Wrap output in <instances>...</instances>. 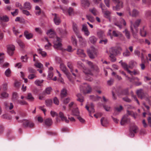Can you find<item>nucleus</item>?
<instances>
[{
    "mask_svg": "<svg viewBox=\"0 0 151 151\" xmlns=\"http://www.w3.org/2000/svg\"><path fill=\"white\" fill-rule=\"evenodd\" d=\"M69 109L71 110L72 109V108L73 109L74 108L76 107V105L75 104H74L73 102H71L69 104Z\"/></svg>",
    "mask_w": 151,
    "mask_h": 151,
    "instance_id": "69168bd1",
    "label": "nucleus"
},
{
    "mask_svg": "<svg viewBox=\"0 0 151 151\" xmlns=\"http://www.w3.org/2000/svg\"><path fill=\"white\" fill-rule=\"evenodd\" d=\"M77 97H78V99L77 100L78 101H79L80 102H82L83 101V98L81 96V94L79 93L77 95Z\"/></svg>",
    "mask_w": 151,
    "mask_h": 151,
    "instance_id": "09e8293b",
    "label": "nucleus"
},
{
    "mask_svg": "<svg viewBox=\"0 0 151 151\" xmlns=\"http://www.w3.org/2000/svg\"><path fill=\"white\" fill-rule=\"evenodd\" d=\"M17 103L21 105H25L28 104L27 103L26 101L21 100H18Z\"/></svg>",
    "mask_w": 151,
    "mask_h": 151,
    "instance_id": "5fc2aeb1",
    "label": "nucleus"
},
{
    "mask_svg": "<svg viewBox=\"0 0 151 151\" xmlns=\"http://www.w3.org/2000/svg\"><path fill=\"white\" fill-rule=\"evenodd\" d=\"M60 69L67 76H68L69 73L66 66L63 63H61L60 65Z\"/></svg>",
    "mask_w": 151,
    "mask_h": 151,
    "instance_id": "2eb2a0df",
    "label": "nucleus"
},
{
    "mask_svg": "<svg viewBox=\"0 0 151 151\" xmlns=\"http://www.w3.org/2000/svg\"><path fill=\"white\" fill-rule=\"evenodd\" d=\"M72 114L74 116H78L79 114V112L77 107L74 108L72 110Z\"/></svg>",
    "mask_w": 151,
    "mask_h": 151,
    "instance_id": "bb28decb",
    "label": "nucleus"
},
{
    "mask_svg": "<svg viewBox=\"0 0 151 151\" xmlns=\"http://www.w3.org/2000/svg\"><path fill=\"white\" fill-rule=\"evenodd\" d=\"M90 98L93 101H95L98 100L100 98V97L97 96H90Z\"/></svg>",
    "mask_w": 151,
    "mask_h": 151,
    "instance_id": "e2e57ef3",
    "label": "nucleus"
},
{
    "mask_svg": "<svg viewBox=\"0 0 151 151\" xmlns=\"http://www.w3.org/2000/svg\"><path fill=\"white\" fill-rule=\"evenodd\" d=\"M54 16L53 20L55 24L58 25L61 22V20L58 15L56 14H52Z\"/></svg>",
    "mask_w": 151,
    "mask_h": 151,
    "instance_id": "ddd939ff",
    "label": "nucleus"
},
{
    "mask_svg": "<svg viewBox=\"0 0 151 151\" xmlns=\"http://www.w3.org/2000/svg\"><path fill=\"white\" fill-rule=\"evenodd\" d=\"M89 11L94 16H96L97 14L98 11L95 8L90 9Z\"/></svg>",
    "mask_w": 151,
    "mask_h": 151,
    "instance_id": "49530a36",
    "label": "nucleus"
},
{
    "mask_svg": "<svg viewBox=\"0 0 151 151\" xmlns=\"http://www.w3.org/2000/svg\"><path fill=\"white\" fill-rule=\"evenodd\" d=\"M45 123L47 126H50L52 124V120L50 118H47L45 120Z\"/></svg>",
    "mask_w": 151,
    "mask_h": 151,
    "instance_id": "72a5a7b5",
    "label": "nucleus"
},
{
    "mask_svg": "<svg viewBox=\"0 0 151 151\" xmlns=\"http://www.w3.org/2000/svg\"><path fill=\"white\" fill-rule=\"evenodd\" d=\"M113 1L117 4L116 6L113 7L114 10H118L122 7V2L119 0H112Z\"/></svg>",
    "mask_w": 151,
    "mask_h": 151,
    "instance_id": "1a4fd4ad",
    "label": "nucleus"
},
{
    "mask_svg": "<svg viewBox=\"0 0 151 151\" xmlns=\"http://www.w3.org/2000/svg\"><path fill=\"white\" fill-rule=\"evenodd\" d=\"M35 10H37L36 12V14L37 15H40L42 13L44 14L43 12H41L40 7L38 6H35Z\"/></svg>",
    "mask_w": 151,
    "mask_h": 151,
    "instance_id": "58836bf2",
    "label": "nucleus"
},
{
    "mask_svg": "<svg viewBox=\"0 0 151 151\" xmlns=\"http://www.w3.org/2000/svg\"><path fill=\"white\" fill-rule=\"evenodd\" d=\"M26 98L29 101H34V98L32 96V94L30 93H28L27 96Z\"/></svg>",
    "mask_w": 151,
    "mask_h": 151,
    "instance_id": "a19ab883",
    "label": "nucleus"
},
{
    "mask_svg": "<svg viewBox=\"0 0 151 151\" xmlns=\"http://www.w3.org/2000/svg\"><path fill=\"white\" fill-rule=\"evenodd\" d=\"M24 35L27 39H29L32 38L33 35L31 33H29L27 31H25L24 32Z\"/></svg>",
    "mask_w": 151,
    "mask_h": 151,
    "instance_id": "2f4dec72",
    "label": "nucleus"
},
{
    "mask_svg": "<svg viewBox=\"0 0 151 151\" xmlns=\"http://www.w3.org/2000/svg\"><path fill=\"white\" fill-rule=\"evenodd\" d=\"M108 122V121L106 118L103 117L101 119V124L103 126H106Z\"/></svg>",
    "mask_w": 151,
    "mask_h": 151,
    "instance_id": "c85d7f7f",
    "label": "nucleus"
},
{
    "mask_svg": "<svg viewBox=\"0 0 151 151\" xmlns=\"http://www.w3.org/2000/svg\"><path fill=\"white\" fill-rule=\"evenodd\" d=\"M37 77L36 74H30L28 76V78L29 79H32Z\"/></svg>",
    "mask_w": 151,
    "mask_h": 151,
    "instance_id": "13d9d810",
    "label": "nucleus"
},
{
    "mask_svg": "<svg viewBox=\"0 0 151 151\" xmlns=\"http://www.w3.org/2000/svg\"><path fill=\"white\" fill-rule=\"evenodd\" d=\"M35 65L36 67L39 68H41L43 67V65L41 63L38 62V61L35 63Z\"/></svg>",
    "mask_w": 151,
    "mask_h": 151,
    "instance_id": "4d7b16f0",
    "label": "nucleus"
},
{
    "mask_svg": "<svg viewBox=\"0 0 151 151\" xmlns=\"http://www.w3.org/2000/svg\"><path fill=\"white\" fill-rule=\"evenodd\" d=\"M136 93L139 98L141 99H145L148 101L149 103L150 104V99L148 95L144 92L142 89H140L137 90Z\"/></svg>",
    "mask_w": 151,
    "mask_h": 151,
    "instance_id": "20e7f679",
    "label": "nucleus"
},
{
    "mask_svg": "<svg viewBox=\"0 0 151 151\" xmlns=\"http://www.w3.org/2000/svg\"><path fill=\"white\" fill-rule=\"evenodd\" d=\"M119 63H121L122 67L124 68L125 70L127 71L128 72V70H129V65H128L126 63L122 62V60L120 61L119 62Z\"/></svg>",
    "mask_w": 151,
    "mask_h": 151,
    "instance_id": "c756f323",
    "label": "nucleus"
},
{
    "mask_svg": "<svg viewBox=\"0 0 151 151\" xmlns=\"http://www.w3.org/2000/svg\"><path fill=\"white\" fill-rule=\"evenodd\" d=\"M79 39V41L80 45L82 46H85L86 44V40L82 37L80 35V37H77Z\"/></svg>",
    "mask_w": 151,
    "mask_h": 151,
    "instance_id": "b1692460",
    "label": "nucleus"
},
{
    "mask_svg": "<svg viewBox=\"0 0 151 151\" xmlns=\"http://www.w3.org/2000/svg\"><path fill=\"white\" fill-rule=\"evenodd\" d=\"M128 80L130 82L134 83L137 86H139L142 84L141 82L139 81V79L137 77L132 76L131 78L128 77Z\"/></svg>",
    "mask_w": 151,
    "mask_h": 151,
    "instance_id": "423d86ee",
    "label": "nucleus"
},
{
    "mask_svg": "<svg viewBox=\"0 0 151 151\" xmlns=\"http://www.w3.org/2000/svg\"><path fill=\"white\" fill-rule=\"evenodd\" d=\"M112 35L114 37H121L122 36V35L120 32L116 31H113Z\"/></svg>",
    "mask_w": 151,
    "mask_h": 151,
    "instance_id": "473e14b6",
    "label": "nucleus"
},
{
    "mask_svg": "<svg viewBox=\"0 0 151 151\" xmlns=\"http://www.w3.org/2000/svg\"><path fill=\"white\" fill-rule=\"evenodd\" d=\"M127 72L132 76L133 75L135 76L138 75L139 74V71L138 70L136 69H134L132 71L129 70H128V72Z\"/></svg>",
    "mask_w": 151,
    "mask_h": 151,
    "instance_id": "cd10ccee",
    "label": "nucleus"
},
{
    "mask_svg": "<svg viewBox=\"0 0 151 151\" xmlns=\"http://www.w3.org/2000/svg\"><path fill=\"white\" fill-rule=\"evenodd\" d=\"M97 40V38L94 36H92L89 38L90 42L92 44H95Z\"/></svg>",
    "mask_w": 151,
    "mask_h": 151,
    "instance_id": "4c0bfd02",
    "label": "nucleus"
},
{
    "mask_svg": "<svg viewBox=\"0 0 151 151\" xmlns=\"http://www.w3.org/2000/svg\"><path fill=\"white\" fill-rule=\"evenodd\" d=\"M45 39L48 42L47 44L45 45V49H48L49 47L51 46V44L49 42V41L47 37H45Z\"/></svg>",
    "mask_w": 151,
    "mask_h": 151,
    "instance_id": "8fccbe9b",
    "label": "nucleus"
},
{
    "mask_svg": "<svg viewBox=\"0 0 151 151\" xmlns=\"http://www.w3.org/2000/svg\"><path fill=\"white\" fill-rule=\"evenodd\" d=\"M1 118L3 119H12V116L7 114H4L1 116Z\"/></svg>",
    "mask_w": 151,
    "mask_h": 151,
    "instance_id": "603ef678",
    "label": "nucleus"
},
{
    "mask_svg": "<svg viewBox=\"0 0 151 151\" xmlns=\"http://www.w3.org/2000/svg\"><path fill=\"white\" fill-rule=\"evenodd\" d=\"M120 23L118 22L115 23L114 24L116 25L118 27H119L120 29L122 28V24L124 26L126 25V22L123 19H121L120 20Z\"/></svg>",
    "mask_w": 151,
    "mask_h": 151,
    "instance_id": "aec40b11",
    "label": "nucleus"
},
{
    "mask_svg": "<svg viewBox=\"0 0 151 151\" xmlns=\"http://www.w3.org/2000/svg\"><path fill=\"white\" fill-rule=\"evenodd\" d=\"M108 42V40L106 39H104L101 40L99 42L100 44H106Z\"/></svg>",
    "mask_w": 151,
    "mask_h": 151,
    "instance_id": "0e129e2a",
    "label": "nucleus"
},
{
    "mask_svg": "<svg viewBox=\"0 0 151 151\" xmlns=\"http://www.w3.org/2000/svg\"><path fill=\"white\" fill-rule=\"evenodd\" d=\"M17 42L21 48H24V45L21 40L18 39L17 40Z\"/></svg>",
    "mask_w": 151,
    "mask_h": 151,
    "instance_id": "de8ad7c7",
    "label": "nucleus"
},
{
    "mask_svg": "<svg viewBox=\"0 0 151 151\" xmlns=\"http://www.w3.org/2000/svg\"><path fill=\"white\" fill-rule=\"evenodd\" d=\"M52 89L51 87H47L45 91L43 92V93L45 95V94H49L50 93Z\"/></svg>",
    "mask_w": 151,
    "mask_h": 151,
    "instance_id": "a18cd8bd",
    "label": "nucleus"
},
{
    "mask_svg": "<svg viewBox=\"0 0 151 151\" xmlns=\"http://www.w3.org/2000/svg\"><path fill=\"white\" fill-rule=\"evenodd\" d=\"M77 66L78 68L83 69V71L85 74V78L86 80L89 81L93 80L91 76L93 75V74L91 70L88 68H84L83 64L80 61L78 62Z\"/></svg>",
    "mask_w": 151,
    "mask_h": 151,
    "instance_id": "f257e3e1",
    "label": "nucleus"
},
{
    "mask_svg": "<svg viewBox=\"0 0 151 151\" xmlns=\"http://www.w3.org/2000/svg\"><path fill=\"white\" fill-rule=\"evenodd\" d=\"M130 122V119L127 117V116L124 115L122 118L121 122V124L122 125H124L126 123H127Z\"/></svg>",
    "mask_w": 151,
    "mask_h": 151,
    "instance_id": "f3484780",
    "label": "nucleus"
},
{
    "mask_svg": "<svg viewBox=\"0 0 151 151\" xmlns=\"http://www.w3.org/2000/svg\"><path fill=\"white\" fill-rule=\"evenodd\" d=\"M0 20L4 22H7L9 21V17L6 15L0 16Z\"/></svg>",
    "mask_w": 151,
    "mask_h": 151,
    "instance_id": "79ce46f5",
    "label": "nucleus"
},
{
    "mask_svg": "<svg viewBox=\"0 0 151 151\" xmlns=\"http://www.w3.org/2000/svg\"><path fill=\"white\" fill-rule=\"evenodd\" d=\"M60 117L61 118L62 121H65L66 123H68L69 122V120L67 119L66 117L64 116L63 113L62 112H60L59 114Z\"/></svg>",
    "mask_w": 151,
    "mask_h": 151,
    "instance_id": "a878e982",
    "label": "nucleus"
},
{
    "mask_svg": "<svg viewBox=\"0 0 151 151\" xmlns=\"http://www.w3.org/2000/svg\"><path fill=\"white\" fill-rule=\"evenodd\" d=\"M87 63L91 67V68L93 70H95L97 72L99 71V68L96 65H94L91 62L89 61H87Z\"/></svg>",
    "mask_w": 151,
    "mask_h": 151,
    "instance_id": "dca6fc26",
    "label": "nucleus"
},
{
    "mask_svg": "<svg viewBox=\"0 0 151 151\" xmlns=\"http://www.w3.org/2000/svg\"><path fill=\"white\" fill-rule=\"evenodd\" d=\"M127 114L129 115L132 116L134 117V119L136 118L138 115L137 113H134L132 111H130L128 110L127 111Z\"/></svg>",
    "mask_w": 151,
    "mask_h": 151,
    "instance_id": "f704fd0d",
    "label": "nucleus"
},
{
    "mask_svg": "<svg viewBox=\"0 0 151 151\" xmlns=\"http://www.w3.org/2000/svg\"><path fill=\"white\" fill-rule=\"evenodd\" d=\"M7 51L9 55H12L14 54V51L15 50V46L12 45L7 46Z\"/></svg>",
    "mask_w": 151,
    "mask_h": 151,
    "instance_id": "f8f14e48",
    "label": "nucleus"
},
{
    "mask_svg": "<svg viewBox=\"0 0 151 151\" xmlns=\"http://www.w3.org/2000/svg\"><path fill=\"white\" fill-rule=\"evenodd\" d=\"M67 94V90L65 88L63 89L61 92V96L62 98L65 97Z\"/></svg>",
    "mask_w": 151,
    "mask_h": 151,
    "instance_id": "37998d69",
    "label": "nucleus"
},
{
    "mask_svg": "<svg viewBox=\"0 0 151 151\" xmlns=\"http://www.w3.org/2000/svg\"><path fill=\"white\" fill-rule=\"evenodd\" d=\"M104 32L103 30H99L97 32V35L98 37L100 38H101L104 36Z\"/></svg>",
    "mask_w": 151,
    "mask_h": 151,
    "instance_id": "3c124183",
    "label": "nucleus"
},
{
    "mask_svg": "<svg viewBox=\"0 0 151 151\" xmlns=\"http://www.w3.org/2000/svg\"><path fill=\"white\" fill-rule=\"evenodd\" d=\"M81 6L84 8L88 7L90 3L88 0H81Z\"/></svg>",
    "mask_w": 151,
    "mask_h": 151,
    "instance_id": "5701e85b",
    "label": "nucleus"
},
{
    "mask_svg": "<svg viewBox=\"0 0 151 151\" xmlns=\"http://www.w3.org/2000/svg\"><path fill=\"white\" fill-rule=\"evenodd\" d=\"M140 22L141 20L140 19H137L134 23L132 21H130L131 29L133 33L134 37L136 39H137L138 37L136 34L138 32L137 28L139 26Z\"/></svg>",
    "mask_w": 151,
    "mask_h": 151,
    "instance_id": "7ed1b4c3",
    "label": "nucleus"
},
{
    "mask_svg": "<svg viewBox=\"0 0 151 151\" xmlns=\"http://www.w3.org/2000/svg\"><path fill=\"white\" fill-rule=\"evenodd\" d=\"M11 73V71L9 69H7L5 72V75L7 77H9L10 76Z\"/></svg>",
    "mask_w": 151,
    "mask_h": 151,
    "instance_id": "774afa93",
    "label": "nucleus"
},
{
    "mask_svg": "<svg viewBox=\"0 0 151 151\" xmlns=\"http://www.w3.org/2000/svg\"><path fill=\"white\" fill-rule=\"evenodd\" d=\"M72 41L73 44L75 46L77 45V40L74 36H72Z\"/></svg>",
    "mask_w": 151,
    "mask_h": 151,
    "instance_id": "864d4df0",
    "label": "nucleus"
},
{
    "mask_svg": "<svg viewBox=\"0 0 151 151\" xmlns=\"http://www.w3.org/2000/svg\"><path fill=\"white\" fill-rule=\"evenodd\" d=\"M140 57L141 58L142 63L140 64V66L141 67V69L142 70H144L145 68V66L144 63L145 61L144 60V56L143 53H141L140 55Z\"/></svg>",
    "mask_w": 151,
    "mask_h": 151,
    "instance_id": "6ab92c4d",
    "label": "nucleus"
},
{
    "mask_svg": "<svg viewBox=\"0 0 151 151\" xmlns=\"http://www.w3.org/2000/svg\"><path fill=\"white\" fill-rule=\"evenodd\" d=\"M137 127L136 125L131 126L129 130V136L131 137H132L134 136V134L137 133Z\"/></svg>",
    "mask_w": 151,
    "mask_h": 151,
    "instance_id": "6e6552de",
    "label": "nucleus"
},
{
    "mask_svg": "<svg viewBox=\"0 0 151 151\" xmlns=\"http://www.w3.org/2000/svg\"><path fill=\"white\" fill-rule=\"evenodd\" d=\"M73 30L77 37H80V33L79 28L77 25L75 23L73 24Z\"/></svg>",
    "mask_w": 151,
    "mask_h": 151,
    "instance_id": "9b49d317",
    "label": "nucleus"
},
{
    "mask_svg": "<svg viewBox=\"0 0 151 151\" xmlns=\"http://www.w3.org/2000/svg\"><path fill=\"white\" fill-rule=\"evenodd\" d=\"M102 12L104 14V17L107 18L109 19L110 18L111 12L108 10H103Z\"/></svg>",
    "mask_w": 151,
    "mask_h": 151,
    "instance_id": "c9c22d12",
    "label": "nucleus"
},
{
    "mask_svg": "<svg viewBox=\"0 0 151 151\" xmlns=\"http://www.w3.org/2000/svg\"><path fill=\"white\" fill-rule=\"evenodd\" d=\"M120 47L117 48L112 47L110 48L108 51H107V52L109 55L111 60L112 62H114L116 60L115 55L120 54L119 50H121Z\"/></svg>",
    "mask_w": 151,
    "mask_h": 151,
    "instance_id": "f03ea898",
    "label": "nucleus"
},
{
    "mask_svg": "<svg viewBox=\"0 0 151 151\" xmlns=\"http://www.w3.org/2000/svg\"><path fill=\"white\" fill-rule=\"evenodd\" d=\"M57 30L62 36H64L67 34V32L65 29L63 30L61 28H58Z\"/></svg>",
    "mask_w": 151,
    "mask_h": 151,
    "instance_id": "7c9ffc66",
    "label": "nucleus"
},
{
    "mask_svg": "<svg viewBox=\"0 0 151 151\" xmlns=\"http://www.w3.org/2000/svg\"><path fill=\"white\" fill-rule=\"evenodd\" d=\"M77 54L81 57L84 58L86 56V55L83 50L81 49H78L77 50Z\"/></svg>",
    "mask_w": 151,
    "mask_h": 151,
    "instance_id": "4be33fe9",
    "label": "nucleus"
},
{
    "mask_svg": "<svg viewBox=\"0 0 151 151\" xmlns=\"http://www.w3.org/2000/svg\"><path fill=\"white\" fill-rule=\"evenodd\" d=\"M23 7V9L29 10L31 9L32 5L29 2L27 1L24 4Z\"/></svg>",
    "mask_w": 151,
    "mask_h": 151,
    "instance_id": "393cba45",
    "label": "nucleus"
},
{
    "mask_svg": "<svg viewBox=\"0 0 151 151\" xmlns=\"http://www.w3.org/2000/svg\"><path fill=\"white\" fill-rule=\"evenodd\" d=\"M137 65V63L136 62L132 61H130L129 64V66L130 68H132L134 67Z\"/></svg>",
    "mask_w": 151,
    "mask_h": 151,
    "instance_id": "ea45409f",
    "label": "nucleus"
},
{
    "mask_svg": "<svg viewBox=\"0 0 151 151\" xmlns=\"http://www.w3.org/2000/svg\"><path fill=\"white\" fill-rule=\"evenodd\" d=\"M145 27H143L142 28L140 29V34L141 36L142 37H145L147 34V32Z\"/></svg>",
    "mask_w": 151,
    "mask_h": 151,
    "instance_id": "e433bc0d",
    "label": "nucleus"
},
{
    "mask_svg": "<svg viewBox=\"0 0 151 151\" xmlns=\"http://www.w3.org/2000/svg\"><path fill=\"white\" fill-rule=\"evenodd\" d=\"M23 123V125L25 127L33 128L34 126V123L31 121L27 119H23L20 121Z\"/></svg>",
    "mask_w": 151,
    "mask_h": 151,
    "instance_id": "39448f33",
    "label": "nucleus"
},
{
    "mask_svg": "<svg viewBox=\"0 0 151 151\" xmlns=\"http://www.w3.org/2000/svg\"><path fill=\"white\" fill-rule=\"evenodd\" d=\"M86 17L87 19L91 22H93L94 21V17L90 14L86 15Z\"/></svg>",
    "mask_w": 151,
    "mask_h": 151,
    "instance_id": "c03bdc74",
    "label": "nucleus"
},
{
    "mask_svg": "<svg viewBox=\"0 0 151 151\" xmlns=\"http://www.w3.org/2000/svg\"><path fill=\"white\" fill-rule=\"evenodd\" d=\"M123 32L125 34L127 38L128 39H129L130 38L129 32L127 29H126L124 31H123Z\"/></svg>",
    "mask_w": 151,
    "mask_h": 151,
    "instance_id": "680f3d73",
    "label": "nucleus"
},
{
    "mask_svg": "<svg viewBox=\"0 0 151 151\" xmlns=\"http://www.w3.org/2000/svg\"><path fill=\"white\" fill-rule=\"evenodd\" d=\"M29 72L30 74H36V70L31 68H28Z\"/></svg>",
    "mask_w": 151,
    "mask_h": 151,
    "instance_id": "bf43d9fd",
    "label": "nucleus"
},
{
    "mask_svg": "<svg viewBox=\"0 0 151 151\" xmlns=\"http://www.w3.org/2000/svg\"><path fill=\"white\" fill-rule=\"evenodd\" d=\"M80 89L84 94L89 93L91 91V88L90 86L87 84H86L84 86L83 88L82 89L81 87Z\"/></svg>",
    "mask_w": 151,
    "mask_h": 151,
    "instance_id": "9d476101",
    "label": "nucleus"
},
{
    "mask_svg": "<svg viewBox=\"0 0 151 151\" xmlns=\"http://www.w3.org/2000/svg\"><path fill=\"white\" fill-rule=\"evenodd\" d=\"M57 41L54 42V47L57 48H60L61 46V44L60 43L61 39L58 37H56Z\"/></svg>",
    "mask_w": 151,
    "mask_h": 151,
    "instance_id": "412c9836",
    "label": "nucleus"
},
{
    "mask_svg": "<svg viewBox=\"0 0 151 151\" xmlns=\"http://www.w3.org/2000/svg\"><path fill=\"white\" fill-rule=\"evenodd\" d=\"M43 80H37L35 81V83L37 86H40L41 83H43Z\"/></svg>",
    "mask_w": 151,
    "mask_h": 151,
    "instance_id": "6e6d98bb",
    "label": "nucleus"
},
{
    "mask_svg": "<svg viewBox=\"0 0 151 151\" xmlns=\"http://www.w3.org/2000/svg\"><path fill=\"white\" fill-rule=\"evenodd\" d=\"M45 103L47 106H51L52 103V101L51 100H46Z\"/></svg>",
    "mask_w": 151,
    "mask_h": 151,
    "instance_id": "338daca9",
    "label": "nucleus"
},
{
    "mask_svg": "<svg viewBox=\"0 0 151 151\" xmlns=\"http://www.w3.org/2000/svg\"><path fill=\"white\" fill-rule=\"evenodd\" d=\"M47 34L50 38H53L56 37L55 32L52 29L48 30L47 32Z\"/></svg>",
    "mask_w": 151,
    "mask_h": 151,
    "instance_id": "a211bd4d",
    "label": "nucleus"
},
{
    "mask_svg": "<svg viewBox=\"0 0 151 151\" xmlns=\"http://www.w3.org/2000/svg\"><path fill=\"white\" fill-rule=\"evenodd\" d=\"M87 51L89 56L91 58H94L97 53V50L93 47H91Z\"/></svg>",
    "mask_w": 151,
    "mask_h": 151,
    "instance_id": "0eeeda50",
    "label": "nucleus"
},
{
    "mask_svg": "<svg viewBox=\"0 0 151 151\" xmlns=\"http://www.w3.org/2000/svg\"><path fill=\"white\" fill-rule=\"evenodd\" d=\"M86 108L88 111L89 113V115L91 116V114L92 113L94 112L95 110L94 109V106L93 104H91L89 106H86Z\"/></svg>",
    "mask_w": 151,
    "mask_h": 151,
    "instance_id": "4468645a",
    "label": "nucleus"
},
{
    "mask_svg": "<svg viewBox=\"0 0 151 151\" xmlns=\"http://www.w3.org/2000/svg\"><path fill=\"white\" fill-rule=\"evenodd\" d=\"M18 95L17 93L16 92H14L13 93L12 99L14 101H15L18 99Z\"/></svg>",
    "mask_w": 151,
    "mask_h": 151,
    "instance_id": "052dcab7",
    "label": "nucleus"
}]
</instances>
